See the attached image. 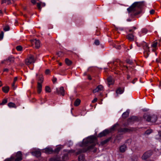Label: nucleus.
<instances>
[{
  "mask_svg": "<svg viewBox=\"0 0 161 161\" xmlns=\"http://www.w3.org/2000/svg\"><path fill=\"white\" fill-rule=\"evenodd\" d=\"M111 137H109L107 139H106L104 140V141H102L101 143L103 145H104L106 143H107L108 142L109 140L111 139Z\"/></svg>",
  "mask_w": 161,
  "mask_h": 161,
  "instance_id": "obj_23",
  "label": "nucleus"
},
{
  "mask_svg": "<svg viewBox=\"0 0 161 161\" xmlns=\"http://www.w3.org/2000/svg\"><path fill=\"white\" fill-rule=\"evenodd\" d=\"M141 32L142 33H146L147 32V30L146 28H143L142 29Z\"/></svg>",
  "mask_w": 161,
  "mask_h": 161,
  "instance_id": "obj_40",
  "label": "nucleus"
},
{
  "mask_svg": "<svg viewBox=\"0 0 161 161\" xmlns=\"http://www.w3.org/2000/svg\"><path fill=\"white\" fill-rule=\"evenodd\" d=\"M45 91L46 92H51L50 88L48 86L45 87Z\"/></svg>",
  "mask_w": 161,
  "mask_h": 161,
  "instance_id": "obj_31",
  "label": "nucleus"
},
{
  "mask_svg": "<svg viewBox=\"0 0 161 161\" xmlns=\"http://www.w3.org/2000/svg\"><path fill=\"white\" fill-rule=\"evenodd\" d=\"M144 43H145V44L143 46L144 49H145L146 51L147 50H148L149 51V47H148V45H147L146 43L145 42H144Z\"/></svg>",
  "mask_w": 161,
  "mask_h": 161,
  "instance_id": "obj_30",
  "label": "nucleus"
},
{
  "mask_svg": "<svg viewBox=\"0 0 161 161\" xmlns=\"http://www.w3.org/2000/svg\"><path fill=\"white\" fill-rule=\"evenodd\" d=\"M37 7L40 10H41V4L39 3H37Z\"/></svg>",
  "mask_w": 161,
  "mask_h": 161,
  "instance_id": "obj_42",
  "label": "nucleus"
},
{
  "mask_svg": "<svg viewBox=\"0 0 161 161\" xmlns=\"http://www.w3.org/2000/svg\"><path fill=\"white\" fill-rule=\"evenodd\" d=\"M141 11H139L138 12H137L135 13L134 14V15H136L140 14L141 13Z\"/></svg>",
  "mask_w": 161,
  "mask_h": 161,
  "instance_id": "obj_51",
  "label": "nucleus"
},
{
  "mask_svg": "<svg viewBox=\"0 0 161 161\" xmlns=\"http://www.w3.org/2000/svg\"><path fill=\"white\" fill-rule=\"evenodd\" d=\"M118 130L119 132L125 133L130 131V130L127 128H120L118 129Z\"/></svg>",
  "mask_w": 161,
  "mask_h": 161,
  "instance_id": "obj_12",
  "label": "nucleus"
},
{
  "mask_svg": "<svg viewBox=\"0 0 161 161\" xmlns=\"http://www.w3.org/2000/svg\"><path fill=\"white\" fill-rule=\"evenodd\" d=\"M129 111L127 110L126 112H124L123 114L122 115V117L123 118H125L129 116Z\"/></svg>",
  "mask_w": 161,
  "mask_h": 161,
  "instance_id": "obj_15",
  "label": "nucleus"
},
{
  "mask_svg": "<svg viewBox=\"0 0 161 161\" xmlns=\"http://www.w3.org/2000/svg\"><path fill=\"white\" fill-rule=\"evenodd\" d=\"M134 36L132 34H129L127 35V39L130 41H133L134 40Z\"/></svg>",
  "mask_w": 161,
  "mask_h": 161,
  "instance_id": "obj_18",
  "label": "nucleus"
},
{
  "mask_svg": "<svg viewBox=\"0 0 161 161\" xmlns=\"http://www.w3.org/2000/svg\"><path fill=\"white\" fill-rule=\"evenodd\" d=\"M97 87L99 91L102 90L103 89V87L101 85L98 86Z\"/></svg>",
  "mask_w": 161,
  "mask_h": 161,
  "instance_id": "obj_36",
  "label": "nucleus"
},
{
  "mask_svg": "<svg viewBox=\"0 0 161 161\" xmlns=\"http://www.w3.org/2000/svg\"><path fill=\"white\" fill-rule=\"evenodd\" d=\"M57 80V78L55 77H53V79L52 80V81H53L54 83Z\"/></svg>",
  "mask_w": 161,
  "mask_h": 161,
  "instance_id": "obj_47",
  "label": "nucleus"
},
{
  "mask_svg": "<svg viewBox=\"0 0 161 161\" xmlns=\"http://www.w3.org/2000/svg\"><path fill=\"white\" fill-rule=\"evenodd\" d=\"M7 102V99H4L3 100L2 102L0 103V105H4Z\"/></svg>",
  "mask_w": 161,
  "mask_h": 161,
  "instance_id": "obj_32",
  "label": "nucleus"
},
{
  "mask_svg": "<svg viewBox=\"0 0 161 161\" xmlns=\"http://www.w3.org/2000/svg\"><path fill=\"white\" fill-rule=\"evenodd\" d=\"M116 31L120 30L122 31L124 30V29L123 28L119 27V28H116Z\"/></svg>",
  "mask_w": 161,
  "mask_h": 161,
  "instance_id": "obj_46",
  "label": "nucleus"
},
{
  "mask_svg": "<svg viewBox=\"0 0 161 161\" xmlns=\"http://www.w3.org/2000/svg\"><path fill=\"white\" fill-rule=\"evenodd\" d=\"M126 62L130 64H131L133 63L132 61L130 59H127L126 60Z\"/></svg>",
  "mask_w": 161,
  "mask_h": 161,
  "instance_id": "obj_39",
  "label": "nucleus"
},
{
  "mask_svg": "<svg viewBox=\"0 0 161 161\" xmlns=\"http://www.w3.org/2000/svg\"><path fill=\"white\" fill-rule=\"evenodd\" d=\"M129 31L130 32H132L133 33H134V31L132 29H130L129 30Z\"/></svg>",
  "mask_w": 161,
  "mask_h": 161,
  "instance_id": "obj_59",
  "label": "nucleus"
},
{
  "mask_svg": "<svg viewBox=\"0 0 161 161\" xmlns=\"http://www.w3.org/2000/svg\"><path fill=\"white\" fill-rule=\"evenodd\" d=\"M118 124L117 123H116L113 125V126L110 129V130H109L110 131V133L112 131L114 130L115 129L117 126H118Z\"/></svg>",
  "mask_w": 161,
  "mask_h": 161,
  "instance_id": "obj_24",
  "label": "nucleus"
},
{
  "mask_svg": "<svg viewBox=\"0 0 161 161\" xmlns=\"http://www.w3.org/2000/svg\"><path fill=\"white\" fill-rule=\"evenodd\" d=\"M14 157L11 156L10 158L6 159L4 161H13L14 160Z\"/></svg>",
  "mask_w": 161,
  "mask_h": 161,
  "instance_id": "obj_34",
  "label": "nucleus"
},
{
  "mask_svg": "<svg viewBox=\"0 0 161 161\" xmlns=\"http://www.w3.org/2000/svg\"><path fill=\"white\" fill-rule=\"evenodd\" d=\"M159 136L161 137V131L158 133Z\"/></svg>",
  "mask_w": 161,
  "mask_h": 161,
  "instance_id": "obj_62",
  "label": "nucleus"
},
{
  "mask_svg": "<svg viewBox=\"0 0 161 161\" xmlns=\"http://www.w3.org/2000/svg\"><path fill=\"white\" fill-rule=\"evenodd\" d=\"M50 72V70L49 69H47L46 70L45 73L47 75Z\"/></svg>",
  "mask_w": 161,
  "mask_h": 161,
  "instance_id": "obj_48",
  "label": "nucleus"
},
{
  "mask_svg": "<svg viewBox=\"0 0 161 161\" xmlns=\"http://www.w3.org/2000/svg\"><path fill=\"white\" fill-rule=\"evenodd\" d=\"M152 132V130H147L144 133V134L149 135Z\"/></svg>",
  "mask_w": 161,
  "mask_h": 161,
  "instance_id": "obj_33",
  "label": "nucleus"
},
{
  "mask_svg": "<svg viewBox=\"0 0 161 161\" xmlns=\"http://www.w3.org/2000/svg\"><path fill=\"white\" fill-rule=\"evenodd\" d=\"M65 62L66 64L69 66L72 63V61L67 58L65 59Z\"/></svg>",
  "mask_w": 161,
  "mask_h": 161,
  "instance_id": "obj_27",
  "label": "nucleus"
},
{
  "mask_svg": "<svg viewBox=\"0 0 161 161\" xmlns=\"http://www.w3.org/2000/svg\"><path fill=\"white\" fill-rule=\"evenodd\" d=\"M97 100V98H95L92 101V103H94L96 102Z\"/></svg>",
  "mask_w": 161,
  "mask_h": 161,
  "instance_id": "obj_50",
  "label": "nucleus"
},
{
  "mask_svg": "<svg viewBox=\"0 0 161 161\" xmlns=\"http://www.w3.org/2000/svg\"><path fill=\"white\" fill-rule=\"evenodd\" d=\"M137 118L136 116H132L131 117H130V118H129L128 119V120L130 121H134L137 120Z\"/></svg>",
  "mask_w": 161,
  "mask_h": 161,
  "instance_id": "obj_20",
  "label": "nucleus"
},
{
  "mask_svg": "<svg viewBox=\"0 0 161 161\" xmlns=\"http://www.w3.org/2000/svg\"><path fill=\"white\" fill-rule=\"evenodd\" d=\"M61 149V148L60 147H58L55 149L53 152L55 153H58L60 151Z\"/></svg>",
  "mask_w": 161,
  "mask_h": 161,
  "instance_id": "obj_29",
  "label": "nucleus"
},
{
  "mask_svg": "<svg viewBox=\"0 0 161 161\" xmlns=\"http://www.w3.org/2000/svg\"><path fill=\"white\" fill-rule=\"evenodd\" d=\"M68 154L66 153L64 154V156H62V161H65L68 158Z\"/></svg>",
  "mask_w": 161,
  "mask_h": 161,
  "instance_id": "obj_28",
  "label": "nucleus"
},
{
  "mask_svg": "<svg viewBox=\"0 0 161 161\" xmlns=\"http://www.w3.org/2000/svg\"><path fill=\"white\" fill-rule=\"evenodd\" d=\"M132 28L134 30H136V27H135V26L133 27H132Z\"/></svg>",
  "mask_w": 161,
  "mask_h": 161,
  "instance_id": "obj_64",
  "label": "nucleus"
},
{
  "mask_svg": "<svg viewBox=\"0 0 161 161\" xmlns=\"http://www.w3.org/2000/svg\"><path fill=\"white\" fill-rule=\"evenodd\" d=\"M78 160L79 161H86L85 158L83 154L80 155L78 157Z\"/></svg>",
  "mask_w": 161,
  "mask_h": 161,
  "instance_id": "obj_16",
  "label": "nucleus"
},
{
  "mask_svg": "<svg viewBox=\"0 0 161 161\" xmlns=\"http://www.w3.org/2000/svg\"><path fill=\"white\" fill-rule=\"evenodd\" d=\"M32 154L37 157H39L41 154V152L40 151H33L31 153Z\"/></svg>",
  "mask_w": 161,
  "mask_h": 161,
  "instance_id": "obj_11",
  "label": "nucleus"
},
{
  "mask_svg": "<svg viewBox=\"0 0 161 161\" xmlns=\"http://www.w3.org/2000/svg\"><path fill=\"white\" fill-rule=\"evenodd\" d=\"M55 93L58 94H60L62 96H64L65 94V90L63 86L60 87L59 89L56 88Z\"/></svg>",
  "mask_w": 161,
  "mask_h": 161,
  "instance_id": "obj_6",
  "label": "nucleus"
},
{
  "mask_svg": "<svg viewBox=\"0 0 161 161\" xmlns=\"http://www.w3.org/2000/svg\"><path fill=\"white\" fill-rule=\"evenodd\" d=\"M99 91L97 87L96 88H95V89H94V90H93V93H96V92H97Z\"/></svg>",
  "mask_w": 161,
  "mask_h": 161,
  "instance_id": "obj_44",
  "label": "nucleus"
},
{
  "mask_svg": "<svg viewBox=\"0 0 161 161\" xmlns=\"http://www.w3.org/2000/svg\"><path fill=\"white\" fill-rule=\"evenodd\" d=\"M2 86V82L0 80V87L1 86Z\"/></svg>",
  "mask_w": 161,
  "mask_h": 161,
  "instance_id": "obj_63",
  "label": "nucleus"
},
{
  "mask_svg": "<svg viewBox=\"0 0 161 161\" xmlns=\"http://www.w3.org/2000/svg\"><path fill=\"white\" fill-rule=\"evenodd\" d=\"M80 100L79 99H77L75 102L74 105L75 106H78L80 103Z\"/></svg>",
  "mask_w": 161,
  "mask_h": 161,
  "instance_id": "obj_25",
  "label": "nucleus"
},
{
  "mask_svg": "<svg viewBox=\"0 0 161 161\" xmlns=\"http://www.w3.org/2000/svg\"><path fill=\"white\" fill-rule=\"evenodd\" d=\"M145 56L146 58H147L148 56V53L146 52V54H145Z\"/></svg>",
  "mask_w": 161,
  "mask_h": 161,
  "instance_id": "obj_54",
  "label": "nucleus"
},
{
  "mask_svg": "<svg viewBox=\"0 0 161 161\" xmlns=\"http://www.w3.org/2000/svg\"><path fill=\"white\" fill-rule=\"evenodd\" d=\"M152 155V152L150 151H148L145 152L142 157V160H146Z\"/></svg>",
  "mask_w": 161,
  "mask_h": 161,
  "instance_id": "obj_7",
  "label": "nucleus"
},
{
  "mask_svg": "<svg viewBox=\"0 0 161 161\" xmlns=\"http://www.w3.org/2000/svg\"><path fill=\"white\" fill-rule=\"evenodd\" d=\"M127 147L126 145L124 144L121 145L119 147L120 152L123 153H124L127 149Z\"/></svg>",
  "mask_w": 161,
  "mask_h": 161,
  "instance_id": "obj_10",
  "label": "nucleus"
},
{
  "mask_svg": "<svg viewBox=\"0 0 161 161\" xmlns=\"http://www.w3.org/2000/svg\"><path fill=\"white\" fill-rule=\"evenodd\" d=\"M2 90L5 93H7L9 90V87L8 86H4L2 88Z\"/></svg>",
  "mask_w": 161,
  "mask_h": 161,
  "instance_id": "obj_22",
  "label": "nucleus"
},
{
  "mask_svg": "<svg viewBox=\"0 0 161 161\" xmlns=\"http://www.w3.org/2000/svg\"><path fill=\"white\" fill-rule=\"evenodd\" d=\"M107 81L109 85L113 84V79L112 77H109L107 79Z\"/></svg>",
  "mask_w": 161,
  "mask_h": 161,
  "instance_id": "obj_19",
  "label": "nucleus"
},
{
  "mask_svg": "<svg viewBox=\"0 0 161 161\" xmlns=\"http://www.w3.org/2000/svg\"><path fill=\"white\" fill-rule=\"evenodd\" d=\"M6 0H2V4L6 3Z\"/></svg>",
  "mask_w": 161,
  "mask_h": 161,
  "instance_id": "obj_57",
  "label": "nucleus"
},
{
  "mask_svg": "<svg viewBox=\"0 0 161 161\" xmlns=\"http://www.w3.org/2000/svg\"><path fill=\"white\" fill-rule=\"evenodd\" d=\"M31 2L34 4L36 3V1L35 0H31Z\"/></svg>",
  "mask_w": 161,
  "mask_h": 161,
  "instance_id": "obj_53",
  "label": "nucleus"
},
{
  "mask_svg": "<svg viewBox=\"0 0 161 161\" xmlns=\"http://www.w3.org/2000/svg\"><path fill=\"white\" fill-rule=\"evenodd\" d=\"M14 160L15 161H20L22 160V154L20 151L17 152L14 156Z\"/></svg>",
  "mask_w": 161,
  "mask_h": 161,
  "instance_id": "obj_8",
  "label": "nucleus"
},
{
  "mask_svg": "<svg viewBox=\"0 0 161 161\" xmlns=\"http://www.w3.org/2000/svg\"><path fill=\"white\" fill-rule=\"evenodd\" d=\"M124 92V89H122L121 88H119L116 91V93L117 94H121Z\"/></svg>",
  "mask_w": 161,
  "mask_h": 161,
  "instance_id": "obj_21",
  "label": "nucleus"
},
{
  "mask_svg": "<svg viewBox=\"0 0 161 161\" xmlns=\"http://www.w3.org/2000/svg\"><path fill=\"white\" fill-rule=\"evenodd\" d=\"M94 43L97 46L99 45L100 42L99 40L96 39L95 40Z\"/></svg>",
  "mask_w": 161,
  "mask_h": 161,
  "instance_id": "obj_38",
  "label": "nucleus"
},
{
  "mask_svg": "<svg viewBox=\"0 0 161 161\" xmlns=\"http://www.w3.org/2000/svg\"><path fill=\"white\" fill-rule=\"evenodd\" d=\"M8 69L6 68L4 69L3 70V72H8Z\"/></svg>",
  "mask_w": 161,
  "mask_h": 161,
  "instance_id": "obj_56",
  "label": "nucleus"
},
{
  "mask_svg": "<svg viewBox=\"0 0 161 161\" xmlns=\"http://www.w3.org/2000/svg\"><path fill=\"white\" fill-rule=\"evenodd\" d=\"M17 78H18L17 77H15L14 79V82H15V81H16L17 80Z\"/></svg>",
  "mask_w": 161,
  "mask_h": 161,
  "instance_id": "obj_55",
  "label": "nucleus"
},
{
  "mask_svg": "<svg viewBox=\"0 0 161 161\" xmlns=\"http://www.w3.org/2000/svg\"><path fill=\"white\" fill-rule=\"evenodd\" d=\"M143 118L148 122H155L157 119L156 115L153 114L151 115L148 113H145L143 116Z\"/></svg>",
  "mask_w": 161,
  "mask_h": 161,
  "instance_id": "obj_3",
  "label": "nucleus"
},
{
  "mask_svg": "<svg viewBox=\"0 0 161 161\" xmlns=\"http://www.w3.org/2000/svg\"><path fill=\"white\" fill-rule=\"evenodd\" d=\"M157 44V42H154L152 45V46L154 47H155Z\"/></svg>",
  "mask_w": 161,
  "mask_h": 161,
  "instance_id": "obj_45",
  "label": "nucleus"
},
{
  "mask_svg": "<svg viewBox=\"0 0 161 161\" xmlns=\"http://www.w3.org/2000/svg\"><path fill=\"white\" fill-rule=\"evenodd\" d=\"M8 106L9 107H13L14 108H16V106L15 104L14 103L12 102H10L8 104Z\"/></svg>",
  "mask_w": 161,
  "mask_h": 161,
  "instance_id": "obj_26",
  "label": "nucleus"
},
{
  "mask_svg": "<svg viewBox=\"0 0 161 161\" xmlns=\"http://www.w3.org/2000/svg\"><path fill=\"white\" fill-rule=\"evenodd\" d=\"M120 45H118L117 47V48L118 49H120Z\"/></svg>",
  "mask_w": 161,
  "mask_h": 161,
  "instance_id": "obj_61",
  "label": "nucleus"
},
{
  "mask_svg": "<svg viewBox=\"0 0 161 161\" xmlns=\"http://www.w3.org/2000/svg\"><path fill=\"white\" fill-rule=\"evenodd\" d=\"M130 78V75L129 74H127V79L128 80H129Z\"/></svg>",
  "mask_w": 161,
  "mask_h": 161,
  "instance_id": "obj_58",
  "label": "nucleus"
},
{
  "mask_svg": "<svg viewBox=\"0 0 161 161\" xmlns=\"http://www.w3.org/2000/svg\"><path fill=\"white\" fill-rule=\"evenodd\" d=\"M154 13V10L153 9L151 10L150 11V13L151 14H153Z\"/></svg>",
  "mask_w": 161,
  "mask_h": 161,
  "instance_id": "obj_49",
  "label": "nucleus"
},
{
  "mask_svg": "<svg viewBox=\"0 0 161 161\" xmlns=\"http://www.w3.org/2000/svg\"><path fill=\"white\" fill-rule=\"evenodd\" d=\"M36 61V59L34 56L31 55L29 58L25 60V64L27 65H30L31 63H34Z\"/></svg>",
  "mask_w": 161,
  "mask_h": 161,
  "instance_id": "obj_5",
  "label": "nucleus"
},
{
  "mask_svg": "<svg viewBox=\"0 0 161 161\" xmlns=\"http://www.w3.org/2000/svg\"><path fill=\"white\" fill-rule=\"evenodd\" d=\"M14 86H15V82H13V83L12 84V87L14 90L15 89V87Z\"/></svg>",
  "mask_w": 161,
  "mask_h": 161,
  "instance_id": "obj_52",
  "label": "nucleus"
},
{
  "mask_svg": "<svg viewBox=\"0 0 161 161\" xmlns=\"http://www.w3.org/2000/svg\"><path fill=\"white\" fill-rule=\"evenodd\" d=\"M96 137L93 136H91L87 137L86 139H84L83 141V145L84 146H87L91 145L87 147L81 149H79L76 152L77 155L81 153L86 152L92 149L96 145Z\"/></svg>",
  "mask_w": 161,
  "mask_h": 161,
  "instance_id": "obj_1",
  "label": "nucleus"
},
{
  "mask_svg": "<svg viewBox=\"0 0 161 161\" xmlns=\"http://www.w3.org/2000/svg\"><path fill=\"white\" fill-rule=\"evenodd\" d=\"M16 49L18 51H21L22 49V47L21 46H18L16 47Z\"/></svg>",
  "mask_w": 161,
  "mask_h": 161,
  "instance_id": "obj_35",
  "label": "nucleus"
},
{
  "mask_svg": "<svg viewBox=\"0 0 161 161\" xmlns=\"http://www.w3.org/2000/svg\"><path fill=\"white\" fill-rule=\"evenodd\" d=\"M44 151L47 153L51 154L53 152V150L50 148H46L44 149Z\"/></svg>",
  "mask_w": 161,
  "mask_h": 161,
  "instance_id": "obj_14",
  "label": "nucleus"
},
{
  "mask_svg": "<svg viewBox=\"0 0 161 161\" xmlns=\"http://www.w3.org/2000/svg\"><path fill=\"white\" fill-rule=\"evenodd\" d=\"M14 58L12 56H10L8 58L5 60L6 61H9L11 63H14Z\"/></svg>",
  "mask_w": 161,
  "mask_h": 161,
  "instance_id": "obj_17",
  "label": "nucleus"
},
{
  "mask_svg": "<svg viewBox=\"0 0 161 161\" xmlns=\"http://www.w3.org/2000/svg\"><path fill=\"white\" fill-rule=\"evenodd\" d=\"M144 1L135 2L127 9V10L129 13L132 11H136V7L140 8L144 6Z\"/></svg>",
  "mask_w": 161,
  "mask_h": 161,
  "instance_id": "obj_2",
  "label": "nucleus"
},
{
  "mask_svg": "<svg viewBox=\"0 0 161 161\" xmlns=\"http://www.w3.org/2000/svg\"><path fill=\"white\" fill-rule=\"evenodd\" d=\"M131 142V140L130 139H128L126 140L125 143H127L128 145H130Z\"/></svg>",
  "mask_w": 161,
  "mask_h": 161,
  "instance_id": "obj_41",
  "label": "nucleus"
},
{
  "mask_svg": "<svg viewBox=\"0 0 161 161\" xmlns=\"http://www.w3.org/2000/svg\"><path fill=\"white\" fill-rule=\"evenodd\" d=\"M62 52H58L56 54L58 55V57H60L61 55V54L62 53Z\"/></svg>",
  "mask_w": 161,
  "mask_h": 161,
  "instance_id": "obj_43",
  "label": "nucleus"
},
{
  "mask_svg": "<svg viewBox=\"0 0 161 161\" xmlns=\"http://www.w3.org/2000/svg\"><path fill=\"white\" fill-rule=\"evenodd\" d=\"M43 77L42 75H40L38 77V80L40 81V82H38L37 83V92L39 93H40L42 90V83L43 82Z\"/></svg>",
  "mask_w": 161,
  "mask_h": 161,
  "instance_id": "obj_4",
  "label": "nucleus"
},
{
  "mask_svg": "<svg viewBox=\"0 0 161 161\" xmlns=\"http://www.w3.org/2000/svg\"><path fill=\"white\" fill-rule=\"evenodd\" d=\"M88 79H89L90 80H91L92 79V78L91 77V76L90 75H88Z\"/></svg>",
  "mask_w": 161,
  "mask_h": 161,
  "instance_id": "obj_60",
  "label": "nucleus"
},
{
  "mask_svg": "<svg viewBox=\"0 0 161 161\" xmlns=\"http://www.w3.org/2000/svg\"><path fill=\"white\" fill-rule=\"evenodd\" d=\"M10 28L8 25L6 26L5 27L3 28V30L5 31H9Z\"/></svg>",
  "mask_w": 161,
  "mask_h": 161,
  "instance_id": "obj_37",
  "label": "nucleus"
},
{
  "mask_svg": "<svg viewBox=\"0 0 161 161\" xmlns=\"http://www.w3.org/2000/svg\"><path fill=\"white\" fill-rule=\"evenodd\" d=\"M35 43V47L36 48H38L40 47V41L39 40L35 39L34 40H32Z\"/></svg>",
  "mask_w": 161,
  "mask_h": 161,
  "instance_id": "obj_13",
  "label": "nucleus"
},
{
  "mask_svg": "<svg viewBox=\"0 0 161 161\" xmlns=\"http://www.w3.org/2000/svg\"><path fill=\"white\" fill-rule=\"evenodd\" d=\"M110 133V131L109 130L106 129L99 133L97 136L98 137H101L103 136H105L109 133Z\"/></svg>",
  "mask_w": 161,
  "mask_h": 161,
  "instance_id": "obj_9",
  "label": "nucleus"
}]
</instances>
